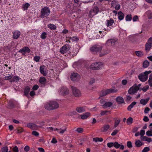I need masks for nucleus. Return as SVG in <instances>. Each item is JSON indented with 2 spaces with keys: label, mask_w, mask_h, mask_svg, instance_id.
Masks as SVG:
<instances>
[{
  "label": "nucleus",
  "mask_w": 152,
  "mask_h": 152,
  "mask_svg": "<svg viewBox=\"0 0 152 152\" xmlns=\"http://www.w3.org/2000/svg\"><path fill=\"white\" fill-rule=\"evenodd\" d=\"M45 107L48 110H52L58 108L59 107V104L56 102L50 101L45 104Z\"/></svg>",
  "instance_id": "f257e3e1"
},
{
  "label": "nucleus",
  "mask_w": 152,
  "mask_h": 152,
  "mask_svg": "<svg viewBox=\"0 0 152 152\" xmlns=\"http://www.w3.org/2000/svg\"><path fill=\"white\" fill-rule=\"evenodd\" d=\"M40 13V17L41 18H43L49 15L50 13V10L48 7H44L41 10Z\"/></svg>",
  "instance_id": "f03ea898"
},
{
  "label": "nucleus",
  "mask_w": 152,
  "mask_h": 152,
  "mask_svg": "<svg viewBox=\"0 0 152 152\" xmlns=\"http://www.w3.org/2000/svg\"><path fill=\"white\" fill-rule=\"evenodd\" d=\"M118 90L117 89L113 88H110L105 90H103L102 91L100 96L101 97L104 96L108 94L112 93H115Z\"/></svg>",
  "instance_id": "7ed1b4c3"
},
{
  "label": "nucleus",
  "mask_w": 152,
  "mask_h": 152,
  "mask_svg": "<svg viewBox=\"0 0 152 152\" xmlns=\"http://www.w3.org/2000/svg\"><path fill=\"white\" fill-rule=\"evenodd\" d=\"M102 47L100 45H93L90 48V51L94 53L100 52L102 50Z\"/></svg>",
  "instance_id": "20e7f679"
},
{
  "label": "nucleus",
  "mask_w": 152,
  "mask_h": 152,
  "mask_svg": "<svg viewBox=\"0 0 152 152\" xmlns=\"http://www.w3.org/2000/svg\"><path fill=\"white\" fill-rule=\"evenodd\" d=\"M99 11V10L97 6H94L93 8L91 10L88 14L89 17H92L95 15L97 14Z\"/></svg>",
  "instance_id": "39448f33"
},
{
  "label": "nucleus",
  "mask_w": 152,
  "mask_h": 152,
  "mask_svg": "<svg viewBox=\"0 0 152 152\" xmlns=\"http://www.w3.org/2000/svg\"><path fill=\"white\" fill-rule=\"evenodd\" d=\"M103 64L101 62H96L92 64L90 66V68L91 69L94 70H97L99 69Z\"/></svg>",
  "instance_id": "423d86ee"
},
{
  "label": "nucleus",
  "mask_w": 152,
  "mask_h": 152,
  "mask_svg": "<svg viewBox=\"0 0 152 152\" xmlns=\"http://www.w3.org/2000/svg\"><path fill=\"white\" fill-rule=\"evenodd\" d=\"M140 89V88L137 86V84H135L132 86L129 90L128 92L129 94L133 95L136 93L137 91Z\"/></svg>",
  "instance_id": "0eeeda50"
},
{
  "label": "nucleus",
  "mask_w": 152,
  "mask_h": 152,
  "mask_svg": "<svg viewBox=\"0 0 152 152\" xmlns=\"http://www.w3.org/2000/svg\"><path fill=\"white\" fill-rule=\"evenodd\" d=\"M60 94L64 96L68 95L69 93V90L65 86H63L58 91Z\"/></svg>",
  "instance_id": "6e6552de"
},
{
  "label": "nucleus",
  "mask_w": 152,
  "mask_h": 152,
  "mask_svg": "<svg viewBox=\"0 0 152 152\" xmlns=\"http://www.w3.org/2000/svg\"><path fill=\"white\" fill-rule=\"evenodd\" d=\"M71 88L73 94L75 96L79 97L81 96V93L79 89L74 86H72Z\"/></svg>",
  "instance_id": "1a4fd4ad"
},
{
  "label": "nucleus",
  "mask_w": 152,
  "mask_h": 152,
  "mask_svg": "<svg viewBox=\"0 0 152 152\" xmlns=\"http://www.w3.org/2000/svg\"><path fill=\"white\" fill-rule=\"evenodd\" d=\"M70 49L69 45L68 44H65L62 46L60 50V52L63 54H64Z\"/></svg>",
  "instance_id": "9d476101"
},
{
  "label": "nucleus",
  "mask_w": 152,
  "mask_h": 152,
  "mask_svg": "<svg viewBox=\"0 0 152 152\" xmlns=\"http://www.w3.org/2000/svg\"><path fill=\"white\" fill-rule=\"evenodd\" d=\"M118 39H108L106 42V44L108 46H115V43L118 41Z\"/></svg>",
  "instance_id": "9b49d317"
},
{
  "label": "nucleus",
  "mask_w": 152,
  "mask_h": 152,
  "mask_svg": "<svg viewBox=\"0 0 152 152\" xmlns=\"http://www.w3.org/2000/svg\"><path fill=\"white\" fill-rule=\"evenodd\" d=\"M138 78L142 82L145 81L148 79V75H145V72L140 74L138 76Z\"/></svg>",
  "instance_id": "f8f14e48"
},
{
  "label": "nucleus",
  "mask_w": 152,
  "mask_h": 152,
  "mask_svg": "<svg viewBox=\"0 0 152 152\" xmlns=\"http://www.w3.org/2000/svg\"><path fill=\"white\" fill-rule=\"evenodd\" d=\"M27 126L33 130H37L38 129V126L36 124L32 123H28L27 124Z\"/></svg>",
  "instance_id": "ddd939ff"
},
{
  "label": "nucleus",
  "mask_w": 152,
  "mask_h": 152,
  "mask_svg": "<svg viewBox=\"0 0 152 152\" xmlns=\"http://www.w3.org/2000/svg\"><path fill=\"white\" fill-rule=\"evenodd\" d=\"M19 52L24 55L25 54L26 52L29 53L30 52V50L28 47H25L19 50Z\"/></svg>",
  "instance_id": "4468645a"
},
{
  "label": "nucleus",
  "mask_w": 152,
  "mask_h": 152,
  "mask_svg": "<svg viewBox=\"0 0 152 152\" xmlns=\"http://www.w3.org/2000/svg\"><path fill=\"white\" fill-rule=\"evenodd\" d=\"M110 52V50H108L107 48L104 49L99 54V56L100 57L103 56L109 53Z\"/></svg>",
  "instance_id": "2eb2a0df"
},
{
  "label": "nucleus",
  "mask_w": 152,
  "mask_h": 152,
  "mask_svg": "<svg viewBox=\"0 0 152 152\" xmlns=\"http://www.w3.org/2000/svg\"><path fill=\"white\" fill-rule=\"evenodd\" d=\"M13 38L14 39H17L20 36V31L16 30L13 33Z\"/></svg>",
  "instance_id": "dca6fc26"
},
{
  "label": "nucleus",
  "mask_w": 152,
  "mask_h": 152,
  "mask_svg": "<svg viewBox=\"0 0 152 152\" xmlns=\"http://www.w3.org/2000/svg\"><path fill=\"white\" fill-rule=\"evenodd\" d=\"M77 52L78 50H77L76 48H74L73 50L70 51L69 54L71 57H74L76 55Z\"/></svg>",
  "instance_id": "f3484780"
},
{
  "label": "nucleus",
  "mask_w": 152,
  "mask_h": 152,
  "mask_svg": "<svg viewBox=\"0 0 152 152\" xmlns=\"http://www.w3.org/2000/svg\"><path fill=\"white\" fill-rule=\"evenodd\" d=\"M110 127V126L108 124H105L102 128L101 131L103 132H105L108 130Z\"/></svg>",
  "instance_id": "a211bd4d"
},
{
  "label": "nucleus",
  "mask_w": 152,
  "mask_h": 152,
  "mask_svg": "<svg viewBox=\"0 0 152 152\" xmlns=\"http://www.w3.org/2000/svg\"><path fill=\"white\" fill-rule=\"evenodd\" d=\"M116 100L119 104H121L124 103V99L121 96H118L116 99Z\"/></svg>",
  "instance_id": "6ab92c4d"
},
{
  "label": "nucleus",
  "mask_w": 152,
  "mask_h": 152,
  "mask_svg": "<svg viewBox=\"0 0 152 152\" xmlns=\"http://www.w3.org/2000/svg\"><path fill=\"white\" fill-rule=\"evenodd\" d=\"M113 104L111 102H105L102 105L104 108H107L108 107H110L112 106Z\"/></svg>",
  "instance_id": "aec40b11"
},
{
  "label": "nucleus",
  "mask_w": 152,
  "mask_h": 152,
  "mask_svg": "<svg viewBox=\"0 0 152 152\" xmlns=\"http://www.w3.org/2000/svg\"><path fill=\"white\" fill-rule=\"evenodd\" d=\"M150 99L149 97L145 99H142L140 100V103L143 105H145L147 104Z\"/></svg>",
  "instance_id": "412c9836"
},
{
  "label": "nucleus",
  "mask_w": 152,
  "mask_h": 152,
  "mask_svg": "<svg viewBox=\"0 0 152 152\" xmlns=\"http://www.w3.org/2000/svg\"><path fill=\"white\" fill-rule=\"evenodd\" d=\"M79 75L77 73H73L72 74L71 76V79L72 80H75L76 79L78 78Z\"/></svg>",
  "instance_id": "4be33fe9"
},
{
  "label": "nucleus",
  "mask_w": 152,
  "mask_h": 152,
  "mask_svg": "<svg viewBox=\"0 0 152 152\" xmlns=\"http://www.w3.org/2000/svg\"><path fill=\"white\" fill-rule=\"evenodd\" d=\"M90 115V113L89 112H86L83 114L81 115V118L82 119H86Z\"/></svg>",
  "instance_id": "5701e85b"
},
{
  "label": "nucleus",
  "mask_w": 152,
  "mask_h": 152,
  "mask_svg": "<svg viewBox=\"0 0 152 152\" xmlns=\"http://www.w3.org/2000/svg\"><path fill=\"white\" fill-rule=\"evenodd\" d=\"M45 66L44 65L41 66L40 67L39 70L41 73L44 76L46 75V73L44 71Z\"/></svg>",
  "instance_id": "b1692460"
},
{
  "label": "nucleus",
  "mask_w": 152,
  "mask_h": 152,
  "mask_svg": "<svg viewBox=\"0 0 152 152\" xmlns=\"http://www.w3.org/2000/svg\"><path fill=\"white\" fill-rule=\"evenodd\" d=\"M76 111L79 113H82L86 110L85 108L83 107H78L76 108Z\"/></svg>",
  "instance_id": "393cba45"
},
{
  "label": "nucleus",
  "mask_w": 152,
  "mask_h": 152,
  "mask_svg": "<svg viewBox=\"0 0 152 152\" xmlns=\"http://www.w3.org/2000/svg\"><path fill=\"white\" fill-rule=\"evenodd\" d=\"M39 81L41 84L44 85L46 83V80L45 77H40Z\"/></svg>",
  "instance_id": "a878e982"
},
{
  "label": "nucleus",
  "mask_w": 152,
  "mask_h": 152,
  "mask_svg": "<svg viewBox=\"0 0 152 152\" xmlns=\"http://www.w3.org/2000/svg\"><path fill=\"white\" fill-rule=\"evenodd\" d=\"M152 47V45L147 43L145 45V50L147 52L149 51L151 48Z\"/></svg>",
  "instance_id": "bb28decb"
},
{
  "label": "nucleus",
  "mask_w": 152,
  "mask_h": 152,
  "mask_svg": "<svg viewBox=\"0 0 152 152\" xmlns=\"http://www.w3.org/2000/svg\"><path fill=\"white\" fill-rule=\"evenodd\" d=\"M135 145L136 147H140L143 145V143L140 140H137L135 142Z\"/></svg>",
  "instance_id": "cd10ccee"
},
{
  "label": "nucleus",
  "mask_w": 152,
  "mask_h": 152,
  "mask_svg": "<svg viewBox=\"0 0 152 152\" xmlns=\"http://www.w3.org/2000/svg\"><path fill=\"white\" fill-rule=\"evenodd\" d=\"M118 19L120 20H122L124 18V13L121 11L118 12Z\"/></svg>",
  "instance_id": "c85d7f7f"
},
{
  "label": "nucleus",
  "mask_w": 152,
  "mask_h": 152,
  "mask_svg": "<svg viewBox=\"0 0 152 152\" xmlns=\"http://www.w3.org/2000/svg\"><path fill=\"white\" fill-rule=\"evenodd\" d=\"M107 27L112 26L114 22V20L112 19H110L109 20H107Z\"/></svg>",
  "instance_id": "c756f323"
},
{
  "label": "nucleus",
  "mask_w": 152,
  "mask_h": 152,
  "mask_svg": "<svg viewBox=\"0 0 152 152\" xmlns=\"http://www.w3.org/2000/svg\"><path fill=\"white\" fill-rule=\"evenodd\" d=\"M136 104V102H132L130 105H129L128 107L127 110L128 111H130L134 106Z\"/></svg>",
  "instance_id": "7c9ffc66"
},
{
  "label": "nucleus",
  "mask_w": 152,
  "mask_h": 152,
  "mask_svg": "<svg viewBox=\"0 0 152 152\" xmlns=\"http://www.w3.org/2000/svg\"><path fill=\"white\" fill-rule=\"evenodd\" d=\"M30 90V88L28 86L26 87L25 89L24 94L25 95L27 96L28 95V93Z\"/></svg>",
  "instance_id": "2f4dec72"
},
{
  "label": "nucleus",
  "mask_w": 152,
  "mask_h": 152,
  "mask_svg": "<svg viewBox=\"0 0 152 152\" xmlns=\"http://www.w3.org/2000/svg\"><path fill=\"white\" fill-rule=\"evenodd\" d=\"M103 140L102 138L100 137H95L93 138V141H95L96 142H102Z\"/></svg>",
  "instance_id": "473e14b6"
},
{
  "label": "nucleus",
  "mask_w": 152,
  "mask_h": 152,
  "mask_svg": "<svg viewBox=\"0 0 152 152\" xmlns=\"http://www.w3.org/2000/svg\"><path fill=\"white\" fill-rule=\"evenodd\" d=\"M48 26V28H50L52 30H55L56 28V27L55 25L51 24H49Z\"/></svg>",
  "instance_id": "72a5a7b5"
},
{
  "label": "nucleus",
  "mask_w": 152,
  "mask_h": 152,
  "mask_svg": "<svg viewBox=\"0 0 152 152\" xmlns=\"http://www.w3.org/2000/svg\"><path fill=\"white\" fill-rule=\"evenodd\" d=\"M135 53L137 56L139 57H140L143 56V54L141 51H136L135 52Z\"/></svg>",
  "instance_id": "f704fd0d"
},
{
  "label": "nucleus",
  "mask_w": 152,
  "mask_h": 152,
  "mask_svg": "<svg viewBox=\"0 0 152 152\" xmlns=\"http://www.w3.org/2000/svg\"><path fill=\"white\" fill-rule=\"evenodd\" d=\"M108 113L109 114H110L111 113V112L110 111H101V112L100 113V115L102 116L104 115H107V113Z\"/></svg>",
  "instance_id": "c9c22d12"
},
{
  "label": "nucleus",
  "mask_w": 152,
  "mask_h": 152,
  "mask_svg": "<svg viewBox=\"0 0 152 152\" xmlns=\"http://www.w3.org/2000/svg\"><path fill=\"white\" fill-rule=\"evenodd\" d=\"M8 148L7 146H5L2 148L0 152H8Z\"/></svg>",
  "instance_id": "e433bc0d"
},
{
  "label": "nucleus",
  "mask_w": 152,
  "mask_h": 152,
  "mask_svg": "<svg viewBox=\"0 0 152 152\" xmlns=\"http://www.w3.org/2000/svg\"><path fill=\"white\" fill-rule=\"evenodd\" d=\"M19 80V77L17 76H14L11 80V82L18 81Z\"/></svg>",
  "instance_id": "4c0bfd02"
},
{
  "label": "nucleus",
  "mask_w": 152,
  "mask_h": 152,
  "mask_svg": "<svg viewBox=\"0 0 152 152\" xmlns=\"http://www.w3.org/2000/svg\"><path fill=\"white\" fill-rule=\"evenodd\" d=\"M41 38L43 39H45L47 37V33L45 32H44L42 33L40 36Z\"/></svg>",
  "instance_id": "58836bf2"
},
{
  "label": "nucleus",
  "mask_w": 152,
  "mask_h": 152,
  "mask_svg": "<svg viewBox=\"0 0 152 152\" xmlns=\"http://www.w3.org/2000/svg\"><path fill=\"white\" fill-rule=\"evenodd\" d=\"M149 65V62L147 60L145 61L143 63V66L144 67L147 68Z\"/></svg>",
  "instance_id": "ea45409f"
},
{
  "label": "nucleus",
  "mask_w": 152,
  "mask_h": 152,
  "mask_svg": "<svg viewBox=\"0 0 152 152\" xmlns=\"http://www.w3.org/2000/svg\"><path fill=\"white\" fill-rule=\"evenodd\" d=\"M120 121V119H118L115 120V122L114 126L115 128L117 127L119 124Z\"/></svg>",
  "instance_id": "a19ab883"
},
{
  "label": "nucleus",
  "mask_w": 152,
  "mask_h": 152,
  "mask_svg": "<svg viewBox=\"0 0 152 152\" xmlns=\"http://www.w3.org/2000/svg\"><path fill=\"white\" fill-rule=\"evenodd\" d=\"M14 105L12 102H9L7 105V107L10 109L14 107Z\"/></svg>",
  "instance_id": "79ce46f5"
},
{
  "label": "nucleus",
  "mask_w": 152,
  "mask_h": 152,
  "mask_svg": "<svg viewBox=\"0 0 152 152\" xmlns=\"http://www.w3.org/2000/svg\"><path fill=\"white\" fill-rule=\"evenodd\" d=\"M133 120V118H129L127 120L126 123L128 124H131L132 123Z\"/></svg>",
  "instance_id": "37998d69"
},
{
  "label": "nucleus",
  "mask_w": 152,
  "mask_h": 152,
  "mask_svg": "<svg viewBox=\"0 0 152 152\" xmlns=\"http://www.w3.org/2000/svg\"><path fill=\"white\" fill-rule=\"evenodd\" d=\"M132 19V17L131 15H128L126 17V21H130Z\"/></svg>",
  "instance_id": "c03bdc74"
},
{
  "label": "nucleus",
  "mask_w": 152,
  "mask_h": 152,
  "mask_svg": "<svg viewBox=\"0 0 152 152\" xmlns=\"http://www.w3.org/2000/svg\"><path fill=\"white\" fill-rule=\"evenodd\" d=\"M30 6V4L28 3H26L25 4L23 5V8L24 10H26L29 6Z\"/></svg>",
  "instance_id": "a18cd8bd"
},
{
  "label": "nucleus",
  "mask_w": 152,
  "mask_h": 152,
  "mask_svg": "<svg viewBox=\"0 0 152 152\" xmlns=\"http://www.w3.org/2000/svg\"><path fill=\"white\" fill-rule=\"evenodd\" d=\"M114 146L116 148H119L121 146V145L117 142H115L114 143Z\"/></svg>",
  "instance_id": "49530a36"
},
{
  "label": "nucleus",
  "mask_w": 152,
  "mask_h": 152,
  "mask_svg": "<svg viewBox=\"0 0 152 152\" xmlns=\"http://www.w3.org/2000/svg\"><path fill=\"white\" fill-rule=\"evenodd\" d=\"M146 134L148 136H152V130L147 131Z\"/></svg>",
  "instance_id": "de8ad7c7"
},
{
  "label": "nucleus",
  "mask_w": 152,
  "mask_h": 152,
  "mask_svg": "<svg viewBox=\"0 0 152 152\" xmlns=\"http://www.w3.org/2000/svg\"><path fill=\"white\" fill-rule=\"evenodd\" d=\"M71 41L73 42L78 40L79 39L76 37H70Z\"/></svg>",
  "instance_id": "09e8293b"
},
{
  "label": "nucleus",
  "mask_w": 152,
  "mask_h": 152,
  "mask_svg": "<svg viewBox=\"0 0 152 152\" xmlns=\"http://www.w3.org/2000/svg\"><path fill=\"white\" fill-rule=\"evenodd\" d=\"M83 129L82 128H78L76 130V131L79 133H82L83 132Z\"/></svg>",
  "instance_id": "8fccbe9b"
},
{
  "label": "nucleus",
  "mask_w": 152,
  "mask_h": 152,
  "mask_svg": "<svg viewBox=\"0 0 152 152\" xmlns=\"http://www.w3.org/2000/svg\"><path fill=\"white\" fill-rule=\"evenodd\" d=\"M40 59V57L38 56H36L34 58V60L36 62H39Z\"/></svg>",
  "instance_id": "3c124183"
},
{
  "label": "nucleus",
  "mask_w": 152,
  "mask_h": 152,
  "mask_svg": "<svg viewBox=\"0 0 152 152\" xmlns=\"http://www.w3.org/2000/svg\"><path fill=\"white\" fill-rule=\"evenodd\" d=\"M16 130L17 131L18 133H22L23 131V129L21 127H19Z\"/></svg>",
  "instance_id": "603ef678"
},
{
  "label": "nucleus",
  "mask_w": 152,
  "mask_h": 152,
  "mask_svg": "<svg viewBox=\"0 0 152 152\" xmlns=\"http://www.w3.org/2000/svg\"><path fill=\"white\" fill-rule=\"evenodd\" d=\"M150 150V148L148 147H145L142 151V152H148Z\"/></svg>",
  "instance_id": "864d4df0"
},
{
  "label": "nucleus",
  "mask_w": 152,
  "mask_h": 152,
  "mask_svg": "<svg viewBox=\"0 0 152 152\" xmlns=\"http://www.w3.org/2000/svg\"><path fill=\"white\" fill-rule=\"evenodd\" d=\"M12 77L10 75H8L7 76H6L4 77V79L5 80H8L10 79Z\"/></svg>",
  "instance_id": "5fc2aeb1"
},
{
  "label": "nucleus",
  "mask_w": 152,
  "mask_h": 152,
  "mask_svg": "<svg viewBox=\"0 0 152 152\" xmlns=\"http://www.w3.org/2000/svg\"><path fill=\"white\" fill-rule=\"evenodd\" d=\"M149 86L148 85L146 86L145 87L143 88L142 89L141 88L140 89V90H143V91L144 92L146 91L149 88Z\"/></svg>",
  "instance_id": "6e6d98bb"
},
{
  "label": "nucleus",
  "mask_w": 152,
  "mask_h": 152,
  "mask_svg": "<svg viewBox=\"0 0 152 152\" xmlns=\"http://www.w3.org/2000/svg\"><path fill=\"white\" fill-rule=\"evenodd\" d=\"M95 79L94 78H91L89 81V83L90 84L92 85L95 82Z\"/></svg>",
  "instance_id": "4d7b16f0"
},
{
  "label": "nucleus",
  "mask_w": 152,
  "mask_h": 152,
  "mask_svg": "<svg viewBox=\"0 0 152 152\" xmlns=\"http://www.w3.org/2000/svg\"><path fill=\"white\" fill-rule=\"evenodd\" d=\"M127 145L129 148H131L132 147V142L131 141H128L127 142Z\"/></svg>",
  "instance_id": "13d9d810"
},
{
  "label": "nucleus",
  "mask_w": 152,
  "mask_h": 152,
  "mask_svg": "<svg viewBox=\"0 0 152 152\" xmlns=\"http://www.w3.org/2000/svg\"><path fill=\"white\" fill-rule=\"evenodd\" d=\"M114 145V143L112 142H109L107 143V146L110 148L113 147Z\"/></svg>",
  "instance_id": "bf43d9fd"
},
{
  "label": "nucleus",
  "mask_w": 152,
  "mask_h": 152,
  "mask_svg": "<svg viewBox=\"0 0 152 152\" xmlns=\"http://www.w3.org/2000/svg\"><path fill=\"white\" fill-rule=\"evenodd\" d=\"M118 132V130H115L113 132L111 133V135L112 136H115V135Z\"/></svg>",
  "instance_id": "052dcab7"
},
{
  "label": "nucleus",
  "mask_w": 152,
  "mask_h": 152,
  "mask_svg": "<svg viewBox=\"0 0 152 152\" xmlns=\"http://www.w3.org/2000/svg\"><path fill=\"white\" fill-rule=\"evenodd\" d=\"M60 130H61L60 131H59V133L60 134H63L64 132L66 131V127H65L64 129H60Z\"/></svg>",
  "instance_id": "680f3d73"
},
{
  "label": "nucleus",
  "mask_w": 152,
  "mask_h": 152,
  "mask_svg": "<svg viewBox=\"0 0 152 152\" xmlns=\"http://www.w3.org/2000/svg\"><path fill=\"white\" fill-rule=\"evenodd\" d=\"M12 150L14 152H18V149L17 146H15L13 148Z\"/></svg>",
  "instance_id": "e2e57ef3"
},
{
  "label": "nucleus",
  "mask_w": 152,
  "mask_h": 152,
  "mask_svg": "<svg viewBox=\"0 0 152 152\" xmlns=\"http://www.w3.org/2000/svg\"><path fill=\"white\" fill-rule=\"evenodd\" d=\"M117 4V2L115 1H112L111 3V5L112 7H114L115 5H116Z\"/></svg>",
  "instance_id": "0e129e2a"
},
{
  "label": "nucleus",
  "mask_w": 152,
  "mask_h": 152,
  "mask_svg": "<svg viewBox=\"0 0 152 152\" xmlns=\"http://www.w3.org/2000/svg\"><path fill=\"white\" fill-rule=\"evenodd\" d=\"M32 134L35 136H38L39 135V133L35 131H33L32 132Z\"/></svg>",
  "instance_id": "69168bd1"
},
{
  "label": "nucleus",
  "mask_w": 152,
  "mask_h": 152,
  "mask_svg": "<svg viewBox=\"0 0 152 152\" xmlns=\"http://www.w3.org/2000/svg\"><path fill=\"white\" fill-rule=\"evenodd\" d=\"M147 138V137L143 136H142L140 137V138L142 140L146 141Z\"/></svg>",
  "instance_id": "338daca9"
},
{
  "label": "nucleus",
  "mask_w": 152,
  "mask_h": 152,
  "mask_svg": "<svg viewBox=\"0 0 152 152\" xmlns=\"http://www.w3.org/2000/svg\"><path fill=\"white\" fill-rule=\"evenodd\" d=\"M147 43L152 45V37H150L148 39Z\"/></svg>",
  "instance_id": "774afa93"
}]
</instances>
